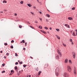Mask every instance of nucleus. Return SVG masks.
<instances>
[{
  "label": "nucleus",
  "mask_w": 77,
  "mask_h": 77,
  "mask_svg": "<svg viewBox=\"0 0 77 77\" xmlns=\"http://www.w3.org/2000/svg\"><path fill=\"white\" fill-rule=\"evenodd\" d=\"M72 35L74 36H76V35H75V32H73Z\"/></svg>",
  "instance_id": "8"
},
{
  "label": "nucleus",
  "mask_w": 77,
  "mask_h": 77,
  "mask_svg": "<svg viewBox=\"0 0 77 77\" xmlns=\"http://www.w3.org/2000/svg\"><path fill=\"white\" fill-rule=\"evenodd\" d=\"M67 27L68 28H70L69 27V25H67Z\"/></svg>",
  "instance_id": "40"
},
{
  "label": "nucleus",
  "mask_w": 77,
  "mask_h": 77,
  "mask_svg": "<svg viewBox=\"0 0 77 77\" xmlns=\"http://www.w3.org/2000/svg\"><path fill=\"white\" fill-rule=\"evenodd\" d=\"M35 23H38V21H35Z\"/></svg>",
  "instance_id": "48"
},
{
  "label": "nucleus",
  "mask_w": 77,
  "mask_h": 77,
  "mask_svg": "<svg viewBox=\"0 0 77 77\" xmlns=\"http://www.w3.org/2000/svg\"><path fill=\"white\" fill-rule=\"evenodd\" d=\"M39 13L40 14H42V12L41 11H40Z\"/></svg>",
  "instance_id": "51"
},
{
  "label": "nucleus",
  "mask_w": 77,
  "mask_h": 77,
  "mask_svg": "<svg viewBox=\"0 0 77 77\" xmlns=\"http://www.w3.org/2000/svg\"><path fill=\"white\" fill-rule=\"evenodd\" d=\"M0 13H1L2 14L3 13V11H0Z\"/></svg>",
  "instance_id": "52"
},
{
  "label": "nucleus",
  "mask_w": 77,
  "mask_h": 77,
  "mask_svg": "<svg viewBox=\"0 0 77 77\" xmlns=\"http://www.w3.org/2000/svg\"><path fill=\"white\" fill-rule=\"evenodd\" d=\"M19 20H16V21H19Z\"/></svg>",
  "instance_id": "55"
},
{
  "label": "nucleus",
  "mask_w": 77,
  "mask_h": 77,
  "mask_svg": "<svg viewBox=\"0 0 77 77\" xmlns=\"http://www.w3.org/2000/svg\"><path fill=\"white\" fill-rule=\"evenodd\" d=\"M4 45H8V43H5Z\"/></svg>",
  "instance_id": "30"
},
{
  "label": "nucleus",
  "mask_w": 77,
  "mask_h": 77,
  "mask_svg": "<svg viewBox=\"0 0 77 77\" xmlns=\"http://www.w3.org/2000/svg\"><path fill=\"white\" fill-rule=\"evenodd\" d=\"M74 43H73V42H72V44H73Z\"/></svg>",
  "instance_id": "61"
},
{
  "label": "nucleus",
  "mask_w": 77,
  "mask_h": 77,
  "mask_svg": "<svg viewBox=\"0 0 77 77\" xmlns=\"http://www.w3.org/2000/svg\"><path fill=\"white\" fill-rule=\"evenodd\" d=\"M33 8H34V9H36V7H34Z\"/></svg>",
  "instance_id": "56"
},
{
  "label": "nucleus",
  "mask_w": 77,
  "mask_h": 77,
  "mask_svg": "<svg viewBox=\"0 0 77 77\" xmlns=\"http://www.w3.org/2000/svg\"><path fill=\"white\" fill-rule=\"evenodd\" d=\"M37 1L38 2V3H39V0H37Z\"/></svg>",
  "instance_id": "58"
},
{
  "label": "nucleus",
  "mask_w": 77,
  "mask_h": 77,
  "mask_svg": "<svg viewBox=\"0 0 77 77\" xmlns=\"http://www.w3.org/2000/svg\"><path fill=\"white\" fill-rule=\"evenodd\" d=\"M1 53H3V51H0Z\"/></svg>",
  "instance_id": "53"
},
{
  "label": "nucleus",
  "mask_w": 77,
  "mask_h": 77,
  "mask_svg": "<svg viewBox=\"0 0 77 77\" xmlns=\"http://www.w3.org/2000/svg\"><path fill=\"white\" fill-rule=\"evenodd\" d=\"M63 45L64 46V47H66V45L64 44V43H63Z\"/></svg>",
  "instance_id": "33"
},
{
  "label": "nucleus",
  "mask_w": 77,
  "mask_h": 77,
  "mask_svg": "<svg viewBox=\"0 0 77 77\" xmlns=\"http://www.w3.org/2000/svg\"><path fill=\"white\" fill-rule=\"evenodd\" d=\"M31 13L32 14V15H33V14H34V13H32V12H31Z\"/></svg>",
  "instance_id": "43"
},
{
  "label": "nucleus",
  "mask_w": 77,
  "mask_h": 77,
  "mask_svg": "<svg viewBox=\"0 0 77 77\" xmlns=\"http://www.w3.org/2000/svg\"><path fill=\"white\" fill-rule=\"evenodd\" d=\"M63 76L64 77H69L70 76V75L69 73H68L67 72H65L63 73Z\"/></svg>",
  "instance_id": "2"
},
{
  "label": "nucleus",
  "mask_w": 77,
  "mask_h": 77,
  "mask_svg": "<svg viewBox=\"0 0 77 77\" xmlns=\"http://www.w3.org/2000/svg\"><path fill=\"white\" fill-rule=\"evenodd\" d=\"M72 54L73 55V57L74 59H75V53L74 52H72Z\"/></svg>",
  "instance_id": "4"
},
{
  "label": "nucleus",
  "mask_w": 77,
  "mask_h": 77,
  "mask_svg": "<svg viewBox=\"0 0 77 77\" xmlns=\"http://www.w3.org/2000/svg\"><path fill=\"white\" fill-rule=\"evenodd\" d=\"M23 50H26V48H23Z\"/></svg>",
  "instance_id": "46"
},
{
  "label": "nucleus",
  "mask_w": 77,
  "mask_h": 77,
  "mask_svg": "<svg viewBox=\"0 0 77 77\" xmlns=\"http://www.w3.org/2000/svg\"><path fill=\"white\" fill-rule=\"evenodd\" d=\"M18 62H16L15 63V64L16 65H18Z\"/></svg>",
  "instance_id": "28"
},
{
  "label": "nucleus",
  "mask_w": 77,
  "mask_h": 77,
  "mask_svg": "<svg viewBox=\"0 0 77 77\" xmlns=\"http://www.w3.org/2000/svg\"><path fill=\"white\" fill-rule=\"evenodd\" d=\"M4 72H5V71H3L2 72V73H4Z\"/></svg>",
  "instance_id": "42"
},
{
  "label": "nucleus",
  "mask_w": 77,
  "mask_h": 77,
  "mask_svg": "<svg viewBox=\"0 0 77 77\" xmlns=\"http://www.w3.org/2000/svg\"><path fill=\"white\" fill-rule=\"evenodd\" d=\"M70 42H72V39H70Z\"/></svg>",
  "instance_id": "38"
},
{
  "label": "nucleus",
  "mask_w": 77,
  "mask_h": 77,
  "mask_svg": "<svg viewBox=\"0 0 77 77\" xmlns=\"http://www.w3.org/2000/svg\"><path fill=\"white\" fill-rule=\"evenodd\" d=\"M56 58L57 59H59V55H57V57H56Z\"/></svg>",
  "instance_id": "10"
},
{
  "label": "nucleus",
  "mask_w": 77,
  "mask_h": 77,
  "mask_svg": "<svg viewBox=\"0 0 77 77\" xmlns=\"http://www.w3.org/2000/svg\"><path fill=\"white\" fill-rule=\"evenodd\" d=\"M9 54L8 53H7L6 54V55H8V56H9Z\"/></svg>",
  "instance_id": "44"
},
{
  "label": "nucleus",
  "mask_w": 77,
  "mask_h": 77,
  "mask_svg": "<svg viewBox=\"0 0 77 77\" xmlns=\"http://www.w3.org/2000/svg\"><path fill=\"white\" fill-rule=\"evenodd\" d=\"M57 51H58V54H60V57H61V56H62V54H61V52H60L59 51V50H57Z\"/></svg>",
  "instance_id": "6"
},
{
  "label": "nucleus",
  "mask_w": 77,
  "mask_h": 77,
  "mask_svg": "<svg viewBox=\"0 0 77 77\" xmlns=\"http://www.w3.org/2000/svg\"><path fill=\"white\" fill-rule=\"evenodd\" d=\"M23 66L24 68H25L26 66H27V65L26 64H24L23 65Z\"/></svg>",
  "instance_id": "21"
},
{
  "label": "nucleus",
  "mask_w": 77,
  "mask_h": 77,
  "mask_svg": "<svg viewBox=\"0 0 77 77\" xmlns=\"http://www.w3.org/2000/svg\"><path fill=\"white\" fill-rule=\"evenodd\" d=\"M19 73H20V74H21V71H20L19 72Z\"/></svg>",
  "instance_id": "50"
},
{
  "label": "nucleus",
  "mask_w": 77,
  "mask_h": 77,
  "mask_svg": "<svg viewBox=\"0 0 77 77\" xmlns=\"http://www.w3.org/2000/svg\"><path fill=\"white\" fill-rule=\"evenodd\" d=\"M74 73L75 74V75H76V69H75V67H74Z\"/></svg>",
  "instance_id": "5"
},
{
  "label": "nucleus",
  "mask_w": 77,
  "mask_h": 77,
  "mask_svg": "<svg viewBox=\"0 0 77 77\" xmlns=\"http://www.w3.org/2000/svg\"><path fill=\"white\" fill-rule=\"evenodd\" d=\"M19 28H20V29H21V28H22V26L21 25H19Z\"/></svg>",
  "instance_id": "23"
},
{
  "label": "nucleus",
  "mask_w": 77,
  "mask_h": 77,
  "mask_svg": "<svg viewBox=\"0 0 77 77\" xmlns=\"http://www.w3.org/2000/svg\"><path fill=\"white\" fill-rule=\"evenodd\" d=\"M18 62H20V60H18Z\"/></svg>",
  "instance_id": "62"
},
{
  "label": "nucleus",
  "mask_w": 77,
  "mask_h": 77,
  "mask_svg": "<svg viewBox=\"0 0 77 77\" xmlns=\"http://www.w3.org/2000/svg\"><path fill=\"white\" fill-rule=\"evenodd\" d=\"M11 72L12 73V74H14V71L13 70H11Z\"/></svg>",
  "instance_id": "12"
},
{
  "label": "nucleus",
  "mask_w": 77,
  "mask_h": 77,
  "mask_svg": "<svg viewBox=\"0 0 77 77\" xmlns=\"http://www.w3.org/2000/svg\"><path fill=\"white\" fill-rule=\"evenodd\" d=\"M41 72H41V71H39L38 73V75H40V74H41Z\"/></svg>",
  "instance_id": "13"
},
{
  "label": "nucleus",
  "mask_w": 77,
  "mask_h": 77,
  "mask_svg": "<svg viewBox=\"0 0 77 77\" xmlns=\"http://www.w3.org/2000/svg\"><path fill=\"white\" fill-rule=\"evenodd\" d=\"M2 66H5V64L3 63V64H2Z\"/></svg>",
  "instance_id": "37"
},
{
  "label": "nucleus",
  "mask_w": 77,
  "mask_h": 77,
  "mask_svg": "<svg viewBox=\"0 0 77 77\" xmlns=\"http://www.w3.org/2000/svg\"><path fill=\"white\" fill-rule=\"evenodd\" d=\"M15 16H17V14L16 13H15Z\"/></svg>",
  "instance_id": "47"
},
{
  "label": "nucleus",
  "mask_w": 77,
  "mask_h": 77,
  "mask_svg": "<svg viewBox=\"0 0 77 77\" xmlns=\"http://www.w3.org/2000/svg\"><path fill=\"white\" fill-rule=\"evenodd\" d=\"M3 3H7V2L6 1H4L3 2Z\"/></svg>",
  "instance_id": "16"
},
{
  "label": "nucleus",
  "mask_w": 77,
  "mask_h": 77,
  "mask_svg": "<svg viewBox=\"0 0 77 77\" xmlns=\"http://www.w3.org/2000/svg\"><path fill=\"white\" fill-rule=\"evenodd\" d=\"M28 24H30V23H29V22H28Z\"/></svg>",
  "instance_id": "60"
},
{
  "label": "nucleus",
  "mask_w": 77,
  "mask_h": 77,
  "mask_svg": "<svg viewBox=\"0 0 77 77\" xmlns=\"http://www.w3.org/2000/svg\"><path fill=\"white\" fill-rule=\"evenodd\" d=\"M46 16L47 17H50V15L48 14H47L46 15Z\"/></svg>",
  "instance_id": "18"
},
{
  "label": "nucleus",
  "mask_w": 77,
  "mask_h": 77,
  "mask_svg": "<svg viewBox=\"0 0 77 77\" xmlns=\"http://www.w3.org/2000/svg\"><path fill=\"white\" fill-rule=\"evenodd\" d=\"M14 47H13V46L11 45V48H13Z\"/></svg>",
  "instance_id": "34"
},
{
  "label": "nucleus",
  "mask_w": 77,
  "mask_h": 77,
  "mask_svg": "<svg viewBox=\"0 0 77 77\" xmlns=\"http://www.w3.org/2000/svg\"><path fill=\"white\" fill-rule=\"evenodd\" d=\"M46 22H48V20L47 19H46Z\"/></svg>",
  "instance_id": "36"
},
{
  "label": "nucleus",
  "mask_w": 77,
  "mask_h": 77,
  "mask_svg": "<svg viewBox=\"0 0 77 77\" xmlns=\"http://www.w3.org/2000/svg\"><path fill=\"white\" fill-rule=\"evenodd\" d=\"M39 20H41V21H42V18H39Z\"/></svg>",
  "instance_id": "49"
},
{
  "label": "nucleus",
  "mask_w": 77,
  "mask_h": 77,
  "mask_svg": "<svg viewBox=\"0 0 77 77\" xmlns=\"http://www.w3.org/2000/svg\"><path fill=\"white\" fill-rule=\"evenodd\" d=\"M68 59H66L65 60V63H68Z\"/></svg>",
  "instance_id": "7"
},
{
  "label": "nucleus",
  "mask_w": 77,
  "mask_h": 77,
  "mask_svg": "<svg viewBox=\"0 0 77 77\" xmlns=\"http://www.w3.org/2000/svg\"><path fill=\"white\" fill-rule=\"evenodd\" d=\"M23 3H24V2L23 1H21L20 2V4H23Z\"/></svg>",
  "instance_id": "17"
},
{
  "label": "nucleus",
  "mask_w": 77,
  "mask_h": 77,
  "mask_svg": "<svg viewBox=\"0 0 77 77\" xmlns=\"http://www.w3.org/2000/svg\"><path fill=\"white\" fill-rule=\"evenodd\" d=\"M29 27H30L31 28H32V29H34V28H33V26H30Z\"/></svg>",
  "instance_id": "24"
},
{
  "label": "nucleus",
  "mask_w": 77,
  "mask_h": 77,
  "mask_svg": "<svg viewBox=\"0 0 77 77\" xmlns=\"http://www.w3.org/2000/svg\"><path fill=\"white\" fill-rule=\"evenodd\" d=\"M72 10H75V8L74 7L71 9Z\"/></svg>",
  "instance_id": "27"
},
{
  "label": "nucleus",
  "mask_w": 77,
  "mask_h": 77,
  "mask_svg": "<svg viewBox=\"0 0 77 77\" xmlns=\"http://www.w3.org/2000/svg\"><path fill=\"white\" fill-rule=\"evenodd\" d=\"M38 28H39V29H42V26H40L38 27Z\"/></svg>",
  "instance_id": "20"
},
{
  "label": "nucleus",
  "mask_w": 77,
  "mask_h": 77,
  "mask_svg": "<svg viewBox=\"0 0 77 77\" xmlns=\"http://www.w3.org/2000/svg\"><path fill=\"white\" fill-rule=\"evenodd\" d=\"M19 63L20 64H23V61H21V62H19Z\"/></svg>",
  "instance_id": "25"
},
{
  "label": "nucleus",
  "mask_w": 77,
  "mask_h": 77,
  "mask_svg": "<svg viewBox=\"0 0 77 77\" xmlns=\"http://www.w3.org/2000/svg\"><path fill=\"white\" fill-rule=\"evenodd\" d=\"M11 42H14V40H12L11 41Z\"/></svg>",
  "instance_id": "41"
},
{
  "label": "nucleus",
  "mask_w": 77,
  "mask_h": 77,
  "mask_svg": "<svg viewBox=\"0 0 77 77\" xmlns=\"http://www.w3.org/2000/svg\"><path fill=\"white\" fill-rule=\"evenodd\" d=\"M36 69V71H38V67H37Z\"/></svg>",
  "instance_id": "31"
},
{
  "label": "nucleus",
  "mask_w": 77,
  "mask_h": 77,
  "mask_svg": "<svg viewBox=\"0 0 77 77\" xmlns=\"http://www.w3.org/2000/svg\"><path fill=\"white\" fill-rule=\"evenodd\" d=\"M67 69L68 71L69 72H70L71 71V66H67Z\"/></svg>",
  "instance_id": "3"
},
{
  "label": "nucleus",
  "mask_w": 77,
  "mask_h": 77,
  "mask_svg": "<svg viewBox=\"0 0 77 77\" xmlns=\"http://www.w3.org/2000/svg\"><path fill=\"white\" fill-rule=\"evenodd\" d=\"M41 31L42 32V33H44L45 34H46V33H47V32L41 30Z\"/></svg>",
  "instance_id": "9"
},
{
  "label": "nucleus",
  "mask_w": 77,
  "mask_h": 77,
  "mask_svg": "<svg viewBox=\"0 0 77 77\" xmlns=\"http://www.w3.org/2000/svg\"><path fill=\"white\" fill-rule=\"evenodd\" d=\"M68 24H65L64 26H66V27H67V26H68Z\"/></svg>",
  "instance_id": "32"
},
{
  "label": "nucleus",
  "mask_w": 77,
  "mask_h": 77,
  "mask_svg": "<svg viewBox=\"0 0 77 77\" xmlns=\"http://www.w3.org/2000/svg\"><path fill=\"white\" fill-rule=\"evenodd\" d=\"M30 57L31 58V59H32V57Z\"/></svg>",
  "instance_id": "59"
},
{
  "label": "nucleus",
  "mask_w": 77,
  "mask_h": 77,
  "mask_svg": "<svg viewBox=\"0 0 77 77\" xmlns=\"http://www.w3.org/2000/svg\"><path fill=\"white\" fill-rule=\"evenodd\" d=\"M26 77H29V76H26Z\"/></svg>",
  "instance_id": "63"
},
{
  "label": "nucleus",
  "mask_w": 77,
  "mask_h": 77,
  "mask_svg": "<svg viewBox=\"0 0 77 77\" xmlns=\"http://www.w3.org/2000/svg\"><path fill=\"white\" fill-rule=\"evenodd\" d=\"M14 69H17V66H16L14 67Z\"/></svg>",
  "instance_id": "29"
},
{
  "label": "nucleus",
  "mask_w": 77,
  "mask_h": 77,
  "mask_svg": "<svg viewBox=\"0 0 77 77\" xmlns=\"http://www.w3.org/2000/svg\"><path fill=\"white\" fill-rule=\"evenodd\" d=\"M17 74L18 75H20V74L19 73H17Z\"/></svg>",
  "instance_id": "45"
},
{
  "label": "nucleus",
  "mask_w": 77,
  "mask_h": 77,
  "mask_svg": "<svg viewBox=\"0 0 77 77\" xmlns=\"http://www.w3.org/2000/svg\"><path fill=\"white\" fill-rule=\"evenodd\" d=\"M49 29H50V30H51L52 29H51V27H50L49 28Z\"/></svg>",
  "instance_id": "54"
},
{
  "label": "nucleus",
  "mask_w": 77,
  "mask_h": 77,
  "mask_svg": "<svg viewBox=\"0 0 77 77\" xmlns=\"http://www.w3.org/2000/svg\"><path fill=\"white\" fill-rule=\"evenodd\" d=\"M69 62L70 63H72V62L71 61V60H69Z\"/></svg>",
  "instance_id": "22"
},
{
  "label": "nucleus",
  "mask_w": 77,
  "mask_h": 77,
  "mask_svg": "<svg viewBox=\"0 0 77 77\" xmlns=\"http://www.w3.org/2000/svg\"><path fill=\"white\" fill-rule=\"evenodd\" d=\"M56 30L57 31V32H59V30H60L59 29H56Z\"/></svg>",
  "instance_id": "26"
},
{
  "label": "nucleus",
  "mask_w": 77,
  "mask_h": 77,
  "mask_svg": "<svg viewBox=\"0 0 77 77\" xmlns=\"http://www.w3.org/2000/svg\"><path fill=\"white\" fill-rule=\"evenodd\" d=\"M31 77V75H29V77Z\"/></svg>",
  "instance_id": "57"
},
{
  "label": "nucleus",
  "mask_w": 77,
  "mask_h": 77,
  "mask_svg": "<svg viewBox=\"0 0 77 77\" xmlns=\"http://www.w3.org/2000/svg\"><path fill=\"white\" fill-rule=\"evenodd\" d=\"M56 37L58 39H60V37L59 36H58L57 35H56Z\"/></svg>",
  "instance_id": "14"
},
{
  "label": "nucleus",
  "mask_w": 77,
  "mask_h": 77,
  "mask_svg": "<svg viewBox=\"0 0 77 77\" xmlns=\"http://www.w3.org/2000/svg\"><path fill=\"white\" fill-rule=\"evenodd\" d=\"M44 29H45L46 30H48V28L47 27H44Z\"/></svg>",
  "instance_id": "19"
},
{
  "label": "nucleus",
  "mask_w": 77,
  "mask_h": 77,
  "mask_svg": "<svg viewBox=\"0 0 77 77\" xmlns=\"http://www.w3.org/2000/svg\"><path fill=\"white\" fill-rule=\"evenodd\" d=\"M27 44V42H26L25 43V44Z\"/></svg>",
  "instance_id": "64"
},
{
  "label": "nucleus",
  "mask_w": 77,
  "mask_h": 77,
  "mask_svg": "<svg viewBox=\"0 0 77 77\" xmlns=\"http://www.w3.org/2000/svg\"><path fill=\"white\" fill-rule=\"evenodd\" d=\"M27 5L28 6H29V7H31V4H27Z\"/></svg>",
  "instance_id": "15"
},
{
  "label": "nucleus",
  "mask_w": 77,
  "mask_h": 77,
  "mask_svg": "<svg viewBox=\"0 0 77 77\" xmlns=\"http://www.w3.org/2000/svg\"><path fill=\"white\" fill-rule=\"evenodd\" d=\"M22 42H23V43H25V41L24 40L22 41Z\"/></svg>",
  "instance_id": "35"
},
{
  "label": "nucleus",
  "mask_w": 77,
  "mask_h": 77,
  "mask_svg": "<svg viewBox=\"0 0 77 77\" xmlns=\"http://www.w3.org/2000/svg\"><path fill=\"white\" fill-rule=\"evenodd\" d=\"M60 70V69L59 68L57 67L55 69V73L56 76H58L59 74V71Z\"/></svg>",
  "instance_id": "1"
},
{
  "label": "nucleus",
  "mask_w": 77,
  "mask_h": 77,
  "mask_svg": "<svg viewBox=\"0 0 77 77\" xmlns=\"http://www.w3.org/2000/svg\"><path fill=\"white\" fill-rule=\"evenodd\" d=\"M17 55H18L17 54V53H16L15 54V56H17Z\"/></svg>",
  "instance_id": "39"
},
{
  "label": "nucleus",
  "mask_w": 77,
  "mask_h": 77,
  "mask_svg": "<svg viewBox=\"0 0 77 77\" xmlns=\"http://www.w3.org/2000/svg\"><path fill=\"white\" fill-rule=\"evenodd\" d=\"M68 19L69 20H72V18L71 17H69L68 18Z\"/></svg>",
  "instance_id": "11"
}]
</instances>
